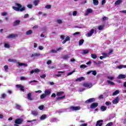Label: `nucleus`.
Instances as JSON below:
<instances>
[{
	"label": "nucleus",
	"instance_id": "f257e3e1",
	"mask_svg": "<svg viewBox=\"0 0 126 126\" xmlns=\"http://www.w3.org/2000/svg\"><path fill=\"white\" fill-rule=\"evenodd\" d=\"M15 5L18 6V7L15 6H13L12 8L14 9V10H15V11H24L26 8L25 6L22 7V5L21 4L18 3H15Z\"/></svg>",
	"mask_w": 126,
	"mask_h": 126
},
{
	"label": "nucleus",
	"instance_id": "f03ea898",
	"mask_svg": "<svg viewBox=\"0 0 126 126\" xmlns=\"http://www.w3.org/2000/svg\"><path fill=\"white\" fill-rule=\"evenodd\" d=\"M23 119L22 118H18L15 120V124L14 126H19L18 125H21L23 123Z\"/></svg>",
	"mask_w": 126,
	"mask_h": 126
},
{
	"label": "nucleus",
	"instance_id": "7ed1b4c3",
	"mask_svg": "<svg viewBox=\"0 0 126 126\" xmlns=\"http://www.w3.org/2000/svg\"><path fill=\"white\" fill-rule=\"evenodd\" d=\"M82 86L84 87H86V88H91V87L93 86V85L91 83L84 82V83H83Z\"/></svg>",
	"mask_w": 126,
	"mask_h": 126
},
{
	"label": "nucleus",
	"instance_id": "20e7f679",
	"mask_svg": "<svg viewBox=\"0 0 126 126\" xmlns=\"http://www.w3.org/2000/svg\"><path fill=\"white\" fill-rule=\"evenodd\" d=\"M70 110H72V111H79L80 110V106H70L69 107Z\"/></svg>",
	"mask_w": 126,
	"mask_h": 126
},
{
	"label": "nucleus",
	"instance_id": "39448f33",
	"mask_svg": "<svg viewBox=\"0 0 126 126\" xmlns=\"http://www.w3.org/2000/svg\"><path fill=\"white\" fill-rule=\"evenodd\" d=\"M103 123L104 121L103 120H100L97 121L95 126H103Z\"/></svg>",
	"mask_w": 126,
	"mask_h": 126
},
{
	"label": "nucleus",
	"instance_id": "423d86ee",
	"mask_svg": "<svg viewBox=\"0 0 126 126\" xmlns=\"http://www.w3.org/2000/svg\"><path fill=\"white\" fill-rule=\"evenodd\" d=\"M93 102H95V98H91L85 101L86 104H89V103H92Z\"/></svg>",
	"mask_w": 126,
	"mask_h": 126
},
{
	"label": "nucleus",
	"instance_id": "0eeeda50",
	"mask_svg": "<svg viewBox=\"0 0 126 126\" xmlns=\"http://www.w3.org/2000/svg\"><path fill=\"white\" fill-rule=\"evenodd\" d=\"M27 98L30 101H32L34 100V98L32 97V93H29V94H28Z\"/></svg>",
	"mask_w": 126,
	"mask_h": 126
},
{
	"label": "nucleus",
	"instance_id": "6e6552de",
	"mask_svg": "<svg viewBox=\"0 0 126 126\" xmlns=\"http://www.w3.org/2000/svg\"><path fill=\"white\" fill-rule=\"evenodd\" d=\"M98 103L97 102H94L93 103L91 106H90V108L91 109H95V108H97V107H98Z\"/></svg>",
	"mask_w": 126,
	"mask_h": 126
},
{
	"label": "nucleus",
	"instance_id": "1a4fd4ad",
	"mask_svg": "<svg viewBox=\"0 0 126 126\" xmlns=\"http://www.w3.org/2000/svg\"><path fill=\"white\" fill-rule=\"evenodd\" d=\"M34 72L35 73H38V72H40V69H39L38 68H36L34 70H32L31 71V74H33V73H34Z\"/></svg>",
	"mask_w": 126,
	"mask_h": 126
},
{
	"label": "nucleus",
	"instance_id": "9d476101",
	"mask_svg": "<svg viewBox=\"0 0 126 126\" xmlns=\"http://www.w3.org/2000/svg\"><path fill=\"white\" fill-rule=\"evenodd\" d=\"M94 33V29H92L90 32L87 33L88 37H91L92 34Z\"/></svg>",
	"mask_w": 126,
	"mask_h": 126
},
{
	"label": "nucleus",
	"instance_id": "9b49d317",
	"mask_svg": "<svg viewBox=\"0 0 126 126\" xmlns=\"http://www.w3.org/2000/svg\"><path fill=\"white\" fill-rule=\"evenodd\" d=\"M15 37H17V34H11L6 36V38L8 39H12V38H15Z\"/></svg>",
	"mask_w": 126,
	"mask_h": 126
},
{
	"label": "nucleus",
	"instance_id": "f8f14e48",
	"mask_svg": "<svg viewBox=\"0 0 126 126\" xmlns=\"http://www.w3.org/2000/svg\"><path fill=\"white\" fill-rule=\"evenodd\" d=\"M120 99V98L119 97V96H117L116 97V98H115L113 101L112 103L113 104H118V103H119V99Z\"/></svg>",
	"mask_w": 126,
	"mask_h": 126
},
{
	"label": "nucleus",
	"instance_id": "ddd939ff",
	"mask_svg": "<svg viewBox=\"0 0 126 126\" xmlns=\"http://www.w3.org/2000/svg\"><path fill=\"white\" fill-rule=\"evenodd\" d=\"M68 41H70V38L69 36H67L66 37L65 40L63 41L62 44H65V43Z\"/></svg>",
	"mask_w": 126,
	"mask_h": 126
},
{
	"label": "nucleus",
	"instance_id": "4468645a",
	"mask_svg": "<svg viewBox=\"0 0 126 126\" xmlns=\"http://www.w3.org/2000/svg\"><path fill=\"white\" fill-rule=\"evenodd\" d=\"M20 23V20H16L13 22V26L14 27L16 26V25H19Z\"/></svg>",
	"mask_w": 126,
	"mask_h": 126
},
{
	"label": "nucleus",
	"instance_id": "2eb2a0df",
	"mask_svg": "<svg viewBox=\"0 0 126 126\" xmlns=\"http://www.w3.org/2000/svg\"><path fill=\"white\" fill-rule=\"evenodd\" d=\"M92 12H93V10H92V9L91 8H89L87 9V12L85 14V15H88L89 13H91Z\"/></svg>",
	"mask_w": 126,
	"mask_h": 126
},
{
	"label": "nucleus",
	"instance_id": "dca6fc26",
	"mask_svg": "<svg viewBox=\"0 0 126 126\" xmlns=\"http://www.w3.org/2000/svg\"><path fill=\"white\" fill-rule=\"evenodd\" d=\"M83 80H85V78H84V77H81L80 78H78L75 80L76 82L77 81H82Z\"/></svg>",
	"mask_w": 126,
	"mask_h": 126
},
{
	"label": "nucleus",
	"instance_id": "f3484780",
	"mask_svg": "<svg viewBox=\"0 0 126 126\" xmlns=\"http://www.w3.org/2000/svg\"><path fill=\"white\" fill-rule=\"evenodd\" d=\"M126 75H124V74H120L119 76H118V78L119 79H124L125 78H126Z\"/></svg>",
	"mask_w": 126,
	"mask_h": 126
},
{
	"label": "nucleus",
	"instance_id": "a211bd4d",
	"mask_svg": "<svg viewBox=\"0 0 126 126\" xmlns=\"http://www.w3.org/2000/svg\"><path fill=\"white\" fill-rule=\"evenodd\" d=\"M44 94L46 96H49V95H50V94H51V91L50 90H45L44 92Z\"/></svg>",
	"mask_w": 126,
	"mask_h": 126
},
{
	"label": "nucleus",
	"instance_id": "6ab92c4d",
	"mask_svg": "<svg viewBox=\"0 0 126 126\" xmlns=\"http://www.w3.org/2000/svg\"><path fill=\"white\" fill-rule=\"evenodd\" d=\"M45 119H47V115L46 114H43L40 117V120L41 121L45 120Z\"/></svg>",
	"mask_w": 126,
	"mask_h": 126
},
{
	"label": "nucleus",
	"instance_id": "aec40b11",
	"mask_svg": "<svg viewBox=\"0 0 126 126\" xmlns=\"http://www.w3.org/2000/svg\"><path fill=\"white\" fill-rule=\"evenodd\" d=\"M100 110H101V112H105V111H106V110H107V107H106L105 106H101L100 107Z\"/></svg>",
	"mask_w": 126,
	"mask_h": 126
},
{
	"label": "nucleus",
	"instance_id": "412c9836",
	"mask_svg": "<svg viewBox=\"0 0 126 126\" xmlns=\"http://www.w3.org/2000/svg\"><path fill=\"white\" fill-rule=\"evenodd\" d=\"M40 0H34L33 1V4L35 5V6H37L38 5V4L39 3Z\"/></svg>",
	"mask_w": 126,
	"mask_h": 126
},
{
	"label": "nucleus",
	"instance_id": "4be33fe9",
	"mask_svg": "<svg viewBox=\"0 0 126 126\" xmlns=\"http://www.w3.org/2000/svg\"><path fill=\"white\" fill-rule=\"evenodd\" d=\"M32 34H33V31L32 30H29L26 32V34L27 35H31Z\"/></svg>",
	"mask_w": 126,
	"mask_h": 126
},
{
	"label": "nucleus",
	"instance_id": "5701e85b",
	"mask_svg": "<svg viewBox=\"0 0 126 126\" xmlns=\"http://www.w3.org/2000/svg\"><path fill=\"white\" fill-rule=\"evenodd\" d=\"M117 67L119 69H122V68H126V65H120L118 66Z\"/></svg>",
	"mask_w": 126,
	"mask_h": 126
},
{
	"label": "nucleus",
	"instance_id": "b1692460",
	"mask_svg": "<svg viewBox=\"0 0 126 126\" xmlns=\"http://www.w3.org/2000/svg\"><path fill=\"white\" fill-rule=\"evenodd\" d=\"M62 59H63V60H68V59H69V55H65L62 57Z\"/></svg>",
	"mask_w": 126,
	"mask_h": 126
},
{
	"label": "nucleus",
	"instance_id": "393cba45",
	"mask_svg": "<svg viewBox=\"0 0 126 126\" xmlns=\"http://www.w3.org/2000/svg\"><path fill=\"white\" fill-rule=\"evenodd\" d=\"M122 3V0H118L115 2V5H119Z\"/></svg>",
	"mask_w": 126,
	"mask_h": 126
},
{
	"label": "nucleus",
	"instance_id": "a878e982",
	"mask_svg": "<svg viewBox=\"0 0 126 126\" xmlns=\"http://www.w3.org/2000/svg\"><path fill=\"white\" fill-rule=\"evenodd\" d=\"M94 5H98L99 4V1L98 0H93Z\"/></svg>",
	"mask_w": 126,
	"mask_h": 126
},
{
	"label": "nucleus",
	"instance_id": "bb28decb",
	"mask_svg": "<svg viewBox=\"0 0 126 126\" xmlns=\"http://www.w3.org/2000/svg\"><path fill=\"white\" fill-rule=\"evenodd\" d=\"M84 43V39H81L79 41V46H82L83 45V43Z\"/></svg>",
	"mask_w": 126,
	"mask_h": 126
},
{
	"label": "nucleus",
	"instance_id": "cd10ccee",
	"mask_svg": "<svg viewBox=\"0 0 126 126\" xmlns=\"http://www.w3.org/2000/svg\"><path fill=\"white\" fill-rule=\"evenodd\" d=\"M39 56H41V54L39 53H34V54L32 55L31 57L33 58V57H39Z\"/></svg>",
	"mask_w": 126,
	"mask_h": 126
},
{
	"label": "nucleus",
	"instance_id": "c85d7f7f",
	"mask_svg": "<svg viewBox=\"0 0 126 126\" xmlns=\"http://www.w3.org/2000/svg\"><path fill=\"white\" fill-rule=\"evenodd\" d=\"M120 93V91L116 90L112 94L113 96H115V95H117V94H119Z\"/></svg>",
	"mask_w": 126,
	"mask_h": 126
},
{
	"label": "nucleus",
	"instance_id": "c756f323",
	"mask_svg": "<svg viewBox=\"0 0 126 126\" xmlns=\"http://www.w3.org/2000/svg\"><path fill=\"white\" fill-rule=\"evenodd\" d=\"M106 82H107V83H108V84H110V85H112V86L115 85V83L113 82L110 80H107Z\"/></svg>",
	"mask_w": 126,
	"mask_h": 126
},
{
	"label": "nucleus",
	"instance_id": "7c9ffc66",
	"mask_svg": "<svg viewBox=\"0 0 126 126\" xmlns=\"http://www.w3.org/2000/svg\"><path fill=\"white\" fill-rule=\"evenodd\" d=\"M63 94V92H58L57 93L56 95L57 96H62Z\"/></svg>",
	"mask_w": 126,
	"mask_h": 126
},
{
	"label": "nucleus",
	"instance_id": "2f4dec72",
	"mask_svg": "<svg viewBox=\"0 0 126 126\" xmlns=\"http://www.w3.org/2000/svg\"><path fill=\"white\" fill-rule=\"evenodd\" d=\"M32 114L35 117H36V116H38V112L37 111H32Z\"/></svg>",
	"mask_w": 126,
	"mask_h": 126
},
{
	"label": "nucleus",
	"instance_id": "473e14b6",
	"mask_svg": "<svg viewBox=\"0 0 126 126\" xmlns=\"http://www.w3.org/2000/svg\"><path fill=\"white\" fill-rule=\"evenodd\" d=\"M98 30H103L104 29V25H100L97 28Z\"/></svg>",
	"mask_w": 126,
	"mask_h": 126
},
{
	"label": "nucleus",
	"instance_id": "72a5a7b5",
	"mask_svg": "<svg viewBox=\"0 0 126 126\" xmlns=\"http://www.w3.org/2000/svg\"><path fill=\"white\" fill-rule=\"evenodd\" d=\"M65 98V95H63L61 97H57V100H63V99H64Z\"/></svg>",
	"mask_w": 126,
	"mask_h": 126
},
{
	"label": "nucleus",
	"instance_id": "f704fd0d",
	"mask_svg": "<svg viewBox=\"0 0 126 126\" xmlns=\"http://www.w3.org/2000/svg\"><path fill=\"white\" fill-rule=\"evenodd\" d=\"M91 57L92 58V59L95 60V59H97V55L95 54H91Z\"/></svg>",
	"mask_w": 126,
	"mask_h": 126
},
{
	"label": "nucleus",
	"instance_id": "c9c22d12",
	"mask_svg": "<svg viewBox=\"0 0 126 126\" xmlns=\"http://www.w3.org/2000/svg\"><path fill=\"white\" fill-rule=\"evenodd\" d=\"M46 97H47V95L45 94H43L40 95V99H44Z\"/></svg>",
	"mask_w": 126,
	"mask_h": 126
},
{
	"label": "nucleus",
	"instance_id": "e433bc0d",
	"mask_svg": "<svg viewBox=\"0 0 126 126\" xmlns=\"http://www.w3.org/2000/svg\"><path fill=\"white\" fill-rule=\"evenodd\" d=\"M16 108L17 109V110H21V106L19 104H16Z\"/></svg>",
	"mask_w": 126,
	"mask_h": 126
},
{
	"label": "nucleus",
	"instance_id": "4c0bfd02",
	"mask_svg": "<svg viewBox=\"0 0 126 126\" xmlns=\"http://www.w3.org/2000/svg\"><path fill=\"white\" fill-rule=\"evenodd\" d=\"M4 48H10V45H9V44H8V43H5L4 44Z\"/></svg>",
	"mask_w": 126,
	"mask_h": 126
},
{
	"label": "nucleus",
	"instance_id": "58836bf2",
	"mask_svg": "<svg viewBox=\"0 0 126 126\" xmlns=\"http://www.w3.org/2000/svg\"><path fill=\"white\" fill-rule=\"evenodd\" d=\"M92 72L93 75L96 76V75L97 74V72L96 71V70H92Z\"/></svg>",
	"mask_w": 126,
	"mask_h": 126
},
{
	"label": "nucleus",
	"instance_id": "ea45409f",
	"mask_svg": "<svg viewBox=\"0 0 126 126\" xmlns=\"http://www.w3.org/2000/svg\"><path fill=\"white\" fill-rule=\"evenodd\" d=\"M4 68L5 71L7 72V69H8V66L7 65H5L4 66Z\"/></svg>",
	"mask_w": 126,
	"mask_h": 126
},
{
	"label": "nucleus",
	"instance_id": "a19ab883",
	"mask_svg": "<svg viewBox=\"0 0 126 126\" xmlns=\"http://www.w3.org/2000/svg\"><path fill=\"white\" fill-rule=\"evenodd\" d=\"M107 19H108V18L106 16H104L101 19V21H102V22L106 21V20H107Z\"/></svg>",
	"mask_w": 126,
	"mask_h": 126
},
{
	"label": "nucleus",
	"instance_id": "79ce46f5",
	"mask_svg": "<svg viewBox=\"0 0 126 126\" xmlns=\"http://www.w3.org/2000/svg\"><path fill=\"white\" fill-rule=\"evenodd\" d=\"M86 67H87V65L85 64H82L80 65L81 68H86Z\"/></svg>",
	"mask_w": 126,
	"mask_h": 126
},
{
	"label": "nucleus",
	"instance_id": "37998d69",
	"mask_svg": "<svg viewBox=\"0 0 126 126\" xmlns=\"http://www.w3.org/2000/svg\"><path fill=\"white\" fill-rule=\"evenodd\" d=\"M89 53V50H83V54L86 55V54H88Z\"/></svg>",
	"mask_w": 126,
	"mask_h": 126
},
{
	"label": "nucleus",
	"instance_id": "c03bdc74",
	"mask_svg": "<svg viewBox=\"0 0 126 126\" xmlns=\"http://www.w3.org/2000/svg\"><path fill=\"white\" fill-rule=\"evenodd\" d=\"M51 5L50 4H47L45 6V8H47V9H50L51 7Z\"/></svg>",
	"mask_w": 126,
	"mask_h": 126
},
{
	"label": "nucleus",
	"instance_id": "a18cd8bd",
	"mask_svg": "<svg viewBox=\"0 0 126 126\" xmlns=\"http://www.w3.org/2000/svg\"><path fill=\"white\" fill-rule=\"evenodd\" d=\"M6 97V94H1V97L2 99H4V98H5Z\"/></svg>",
	"mask_w": 126,
	"mask_h": 126
},
{
	"label": "nucleus",
	"instance_id": "49530a36",
	"mask_svg": "<svg viewBox=\"0 0 126 126\" xmlns=\"http://www.w3.org/2000/svg\"><path fill=\"white\" fill-rule=\"evenodd\" d=\"M74 72H75V71L73 70L72 72H70L68 73L67 74V75H68V76L69 75H71V74H72V73H74Z\"/></svg>",
	"mask_w": 126,
	"mask_h": 126
},
{
	"label": "nucleus",
	"instance_id": "de8ad7c7",
	"mask_svg": "<svg viewBox=\"0 0 126 126\" xmlns=\"http://www.w3.org/2000/svg\"><path fill=\"white\" fill-rule=\"evenodd\" d=\"M85 90V89L84 88H80L79 89V92H83V91H84Z\"/></svg>",
	"mask_w": 126,
	"mask_h": 126
},
{
	"label": "nucleus",
	"instance_id": "09e8293b",
	"mask_svg": "<svg viewBox=\"0 0 126 126\" xmlns=\"http://www.w3.org/2000/svg\"><path fill=\"white\" fill-rule=\"evenodd\" d=\"M38 109L39 110H43L44 109V105H40V106H39L38 107Z\"/></svg>",
	"mask_w": 126,
	"mask_h": 126
},
{
	"label": "nucleus",
	"instance_id": "8fccbe9b",
	"mask_svg": "<svg viewBox=\"0 0 126 126\" xmlns=\"http://www.w3.org/2000/svg\"><path fill=\"white\" fill-rule=\"evenodd\" d=\"M27 7H28V8H32L33 7V6L32 5V4H29L27 5Z\"/></svg>",
	"mask_w": 126,
	"mask_h": 126
},
{
	"label": "nucleus",
	"instance_id": "3c124183",
	"mask_svg": "<svg viewBox=\"0 0 126 126\" xmlns=\"http://www.w3.org/2000/svg\"><path fill=\"white\" fill-rule=\"evenodd\" d=\"M105 105L106 106H110V105H111V102H110V101H106L105 102Z\"/></svg>",
	"mask_w": 126,
	"mask_h": 126
},
{
	"label": "nucleus",
	"instance_id": "603ef678",
	"mask_svg": "<svg viewBox=\"0 0 126 126\" xmlns=\"http://www.w3.org/2000/svg\"><path fill=\"white\" fill-rule=\"evenodd\" d=\"M113 126V122H110L106 125V126Z\"/></svg>",
	"mask_w": 126,
	"mask_h": 126
},
{
	"label": "nucleus",
	"instance_id": "864d4df0",
	"mask_svg": "<svg viewBox=\"0 0 126 126\" xmlns=\"http://www.w3.org/2000/svg\"><path fill=\"white\" fill-rule=\"evenodd\" d=\"M20 90H21V91H24V87L23 86H21V87L20 88Z\"/></svg>",
	"mask_w": 126,
	"mask_h": 126
},
{
	"label": "nucleus",
	"instance_id": "5fc2aeb1",
	"mask_svg": "<svg viewBox=\"0 0 126 126\" xmlns=\"http://www.w3.org/2000/svg\"><path fill=\"white\" fill-rule=\"evenodd\" d=\"M27 79L25 78L24 76H22L20 78L21 80H26Z\"/></svg>",
	"mask_w": 126,
	"mask_h": 126
},
{
	"label": "nucleus",
	"instance_id": "6e6d98bb",
	"mask_svg": "<svg viewBox=\"0 0 126 126\" xmlns=\"http://www.w3.org/2000/svg\"><path fill=\"white\" fill-rule=\"evenodd\" d=\"M77 14V11H74L73 12V16H76V15Z\"/></svg>",
	"mask_w": 126,
	"mask_h": 126
},
{
	"label": "nucleus",
	"instance_id": "4d7b16f0",
	"mask_svg": "<svg viewBox=\"0 0 126 126\" xmlns=\"http://www.w3.org/2000/svg\"><path fill=\"white\" fill-rule=\"evenodd\" d=\"M57 22L59 24H62V23H63V21H62V20L60 19L57 20Z\"/></svg>",
	"mask_w": 126,
	"mask_h": 126
},
{
	"label": "nucleus",
	"instance_id": "13d9d810",
	"mask_svg": "<svg viewBox=\"0 0 126 126\" xmlns=\"http://www.w3.org/2000/svg\"><path fill=\"white\" fill-rule=\"evenodd\" d=\"M107 78L108 79H110V80H113L114 79V77H110V76H108Z\"/></svg>",
	"mask_w": 126,
	"mask_h": 126
},
{
	"label": "nucleus",
	"instance_id": "bf43d9fd",
	"mask_svg": "<svg viewBox=\"0 0 126 126\" xmlns=\"http://www.w3.org/2000/svg\"><path fill=\"white\" fill-rule=\"evenodd\" d=\"M29 16V15L28 14H25L24 18H28Z\"/></svg>",
	"mask_w": 126,
	"mask_h": 126
},
{
	"label": "nucleus",
	"instance_id": "052dcab7",
	"mask_svg": "<svg viewBox=\"0 0 126 126\" xmlns=\"http://www.w3.org/2000/svg\"><path fill=\"white\" fill-rule=\"evenodd\" d=\"M51 53H53V54H57V51L55 50H51Z\"/></svg>",
	"mask_w": 126,
	"mask_h": 126
},
{
	"label": "nucleus",
	"instance_id": "680f3d73",
	"mask_svg": "<svg viewBox=\"0 0 126 126\" xmlns=\"http://www.w3.org/2000/svg\"><path fill=\"white\" fill-rule=\"evenodd\" d=\"M80 34V32H76L73 33V35L75 36L76 35H79Z\"/></svg>",
	"mask_w": 126,
	"mask_h": 126
},
{
	"label": "nucleus",
	"instance_id": "e2e57ef3",
	"mask_svg": "<svg viewBox=\"0 0 126 126\" xmlns=\"http://www.w3.org/2000/svg\"><path fill=\"white\" fill-rule=\"evenodd\" d=\"M52 63V61L51 60H48L47 62V64H51Z\"/></svg>",
	"mask_w": 126,
	"mask_h": 126
},
{
	"label": "nucleus",
	"instance_id": "0e129e2a",
	"mask_svg": "<svg viewBox=\"0 0 126 126\" xmlns=\"http://www.w3.org/2000/svg\"><path fill=\"white\" fill-rule=\"evenodd\" d=\"M23 63H19V62H18V63H17V64H18V65H19V66H22V65H23Z\"/></svg>",
	"mask_w": 126,
	"mask_h": 126
},
{
	"label": "nucleus",
	"instance_id": "69168bd1",
	"mask_svg": "<svg viewBox=\"0 0 126 126\" xmlns=\"http://www.w3.org/2000/svg\"><path fill=\"white\" fill-rule=\"evenodd\" d=\"M46 76V74H43L42 75L40 76V77H41V78H45Z\"/></svg>",
	"mask_w": 126,
	"mask_h": 126
},
{
	"label": "nucleus",
	"instance_id": "338daca9",
	"mask_svg": "<svg viewBox=\"0 0 126 126\" xmlns=\"http://www.w3.org/2000/svg\"><path fill=\"white\" fill-rule=\"evenodd\" d=\"M123 124H124V125H126V118L124 119L123 121Z\"/></svg>",
	"mask_w": 126,
	"mask_h": 126
},
{
	"label": "nucleus",
	"instance_id": "774afa93",
	"mask_svg": "<svg viewBox=\"0 0 126 126\" xmlns=\"http://www.w3.org/2000/svg\"><path fill=\"white\" fill-rule=\"evenodd\" d=\"M87 126V124L85 123V124H83L80 125V126Z\"/></svg>",
	"mask_w": 126,
	"mask_h": 126
}]
</instances>
